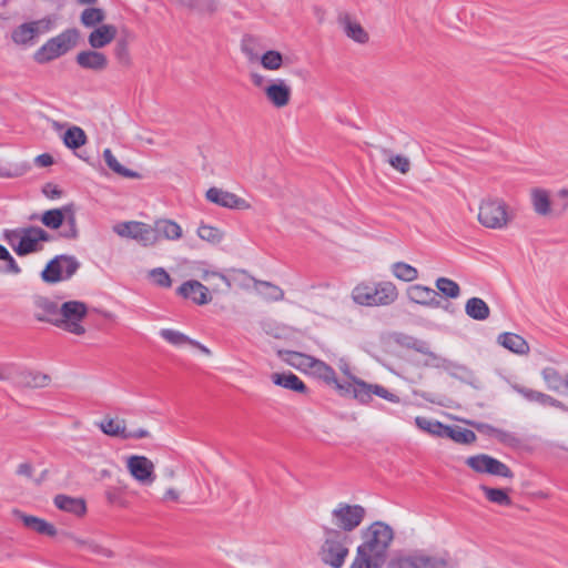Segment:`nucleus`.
I'll use <instances>...</instances> for the list:
<instances>
[{"label": "nucleus", "instance_id": "f257e3e1", "mask_svg": "<svg viewBox=\"0 0 568 568\" xmlns=\"http://www.w3.org/2000/svg\"><path fill=\"white\" fill-rule=\"evenodd\" d=\"M362 537L364 541L357 547L349 568H382L394 538L393 529L382 521H376L363 531Z\"/></svg>", "mask_w": 568, "mask_h": 568}, {"label": "nucleus", "instance_id": "f03ea898", "mask_svg": "<svg viewBox=\"0 0 568 568\" xmlns=\"http://www.w3.org/2000/svg\"><path fill=\"white\" fill-rule=\"evenodd\" d=\"M352 297L356 304L364 306H385L394 303L398 291L392 282L361 283L355 286Z\"/></svg>", "mask_w": 568, "mask_h": 568}, {"label": "nucleus", "instance_id": "7ed1b4c3", "mask_svg": "<svg viewBox=\"0 0 568 568\" xmlns=\"http://www.w3.org/2000/svg\"><path fill=\"white\" fill-rule=\"evenodd\" d=\"M455 562L448 551L436 555L427 554L423 549L394 557L388 568H455Z\"/></svg>", "mask_w": 568, "mask_h": 568}, {"label": "nucleus", "instance_id": "20e7f679", "mask_svg": "<svg viewBox=\"0 0 568 568\" xmlns=\"http://www.w3.org/2000/svg\"><path fill=\"white\" fill-rule=\"evenodd\" d=\"M324 542L320 550L322 561L333 568H341L348 556V537L343 531L324 526Z\"/></svg>", "mask_w": 568, "mask_h": 568}, {"label": "nucleus", "instance_id": "39448f33", "mask_svg": "<svg viewBox=\"0 0 568 568\" xmlns=\"http://www.w3.org/2000/svg\"><path fill=\"white\" fill-rule=\"evenodd\" d=\"M80 38L78 29H67L57 37L49 39L34 53V61L43 64L48 63L70 51L77 45Z\"/></svg>", "mask_w": 568, "mask_h": 568}, {"label": "nucleus", "instance_id": "423d86ee", "mask_svg": "<svg viewBox=\"0 0 568 568\" xmlns=\"http://www.w3.org/2000/svg\"><path fill=\"white\" fill-rule=\"evenodd\" d=\"M40 220L44 226L51 230H58L65 222V227L59 233L63 239L75 240L79 236L73 203L65 204L60 209L44 211Z\"/></svg>", "mask_w": 568, "mask_h": 568}, {"label": "nucleus", "instance_id": "0eeeda50", "mask_svg": "<svg viewBox=\"0 0 568 568\" xmlns=\"http://www.w3.org/2000/svg\"><path fill=\"white\" fill-rule=\"evenodd\" d=\"M88 314V306L80 301L64 302L60 306L58 327L65 329L74 335H83L85 328L82 326L81 321Z\"/></svg>", "mask_w": 568, "mask_h": 568}, {"label": "nucleus", "instance_id": "6e6552de", "mask_svg": "<svg viewBox=\"0 0 568 568\" xmlns=\"http://www.w3.org/2000/svg\"><path fill=\"white\" fill-rule=\"evenodd\" d=\"M80 267V263L71 255H57L48 262L41 272V278L45 283H58L70 278Z\"/></svg>", "mask_w": 568, "mask_h": 568}, {"label": "nucleus", "instance_id": "1a4fd4ad", "mask_svg": "<svg viewBox=\"0 0 568 568\" xmlns=\"http://www.w3.org/2000/svg\"><path fill=\"white\" fill-rule=\"evenodd\" d=\"M478 221L488 229H503L509 217L506 203L499 199L484 200L479 206Z\"/></svg>", "mask_w": 568, "mask_h": 568}, {"label": "nucleus", "instance_id": "9d476101", "mask_svg": "<svg viewBox=\"0 0 568 568\" xmlns=\"http://www.w3.org/2000/svg\"><path fill=\"white\" fill-rule=\"evenodd\" d=\"M365 513L364 507L359 505L341 503L332 511V518L334 524L339 528L338 530L345 534L347 531H353L362 524Z\"/></svg>", "mask_w": 568, "mask_h": 568}, {"label": "nucleus", "instance_id": "9b49d317", "mask_svg": "<svg viewBox=\"0 0 568 568\" xmlns=\"http://www.w3.org/2000/svg\"><path fill=\"white\" fill-rule=\"evenodd\" d=\"M113 231L121 237L133 239L143 246H151L158 242L153 227L143 222L130 221L116 224Z\"/></svg>", "mask_w": 568, "mask_h": 568}, {"label": "nucleus", "instance_id": "f8f14e48", "mask_svg": "<svg viewBox=\"0 0 568 568\" xmlns=\"http://www.w3.org/2000/svg\"><path fill=\"white\" fill-rule=\"evenodd\" d=\"M466 465L470 467L474 471L479 474H488L493 476L504 477V478H513V470L503 462L497 458L491 457L487 454H478L474 456H469L465 460Z\"/></svg>", "mask_w": 568, "mask_h": 568}, {"label": "nucleus", "instance_id": "ddd939ff", "mask_svg": "<svg viewBox=\"0 0 568 568\" xmlns=\"http://www.w3.org/2000/svg\"><path fill=\"white\" fill-rule=\"evenodd\" d=\"M50 240L51 235L39 226L22 227V235L14 247V252L19 256L39 252L42 248L40 242H49Z\"/></svg>", "mask_w": 568, "mask_h": 568}, {"label": "nucleus", "instance_id": "4468645a", "mask_svg": "<svg viewBox=\"0 0 568 568\" xmlns=\"http://www.w3.org/2000/svg\"><path fill=\"white\" fill-rule=\"evenodd\" d=\"M100 429L108 436L121 439H141L150 437V433L144 428L129 430L124 419L105 417L100 424Z\"/></svg>", "mask_w": 568, "mask_h": 568}, {"label": "nucleus", "instance_id": "2eb2a0df", "mask_svg": "<svg viewBox=\"0 0 568 568\" xmlns=\"http://www.w3.org/2000/svg\"><path fill=\"white\" fill-rule=\"evenodd\" d=\"M205 197L207 201L226 209L248 210L251 207V204L244 199L215 186L206 191Z\"/></svg>", "mask_w": 568, "mask_h": 568}, {"label": "nucleus", "instance_id": "dca6fc26", "mask_svg": "<svg viewBox=\"0 0 568 568\" xmlns=\"http://www.w3.org/2000/svg\"><path fill=\"white\" fill-rule=\"evenodd\" d=\"M130 474L142 484H151L155 479L153 463L145 456H131L128 459Z\"/></svg>", "mask_w": 568, "mask_h": 568}, {"label": "nucleus", "instance_id": "f3484780", "mask_svg": "<svg viewBox=\"0 0 568 568\" xmlns=\"http://www.w3.org/2000/svg\"><path fill=\"white\" fill-rule=\"evenodd\" d=\"M178 294L184 298H190L197 305H205L211 302L209 288L196 280L184 282L179 288Z\"/></svg>", "mask_w": 568, "mask_h": 568}, {"label": "nucleus", "instance_id": "a211bd4d", "mask_svg": "<svg viewBox=\"0 0 568 568\" xmlns=\"http://www.w3.org/2000/svg\"><path fill=\"white\" fill-rule=\"evenodd\" d=\"M296 357L301 359L300 364H305L306 368H310L316 377L324 381L326 384L332 385L336 383L334 368L325 362L310 355H296Z\"/></svg>", "mask_w": 568, "mask_h": 568}, {"label": "nucleus", "instance_id": "6ab92c4d", "mask_svg": "<svg viewBox=\"0 0 568 568\" xmlns=\"http://www.w3.org/2000/svg\"><path fill=\"white\" fill-rule=\"evenodd\" d=\"M406 293L408 300L415 304L430 307H438L440 305L438 293L428 286L414 284L408 286Z\"/></svg>", "mask_w": 568, "mask_h": 568}, {"label": "nucleus", "instance_id": "aec40b11", "mask_svg": "<svg viewBox=\"0 0 568 568\" xmlns=\"http://www.w3.org/2000/svg\"><path fill=\"white\" fill-rule=\"evenodd\" d=\"M34 318L39 322H47L54 326L58 324L60 306L48 297L38 296L34 300Z\"/></svg>", "mask_w": 568, "mask_h": 568}, {"label": "nucleus", "instance_id": "412c9836", "mask_svg": "<svg viewBox=\"0 0 568 568\" xmlns=\"http://www.w3.org/2000/svg\"><path fill=\"white\" fill-rule=\"evenodd\" d=\"M79 67L95 72L104 71L108 68V58L104 53L97 50L80 51L75 57Z\"/></svg>", "mask_w": 568, "mask_h": 568}, {"label": "nucleus", "instance_id": "4be33fe9", "mask_svg": "<svg viewBox=\"0 0 568 568\" xmlns=\"http://www.w3.org/2000/svg\"><path fill=\"white\" fill-rule=\"evenodd\" d=\"M513 388L528 402H536L541 406H551L565 412L568 410V407L562 402L548 394L521 385H514Z\"/></svg>", "mask_w": 568, "mask_h": 568}, {"label": "nucleus", "instance_id": "5701e85b", "mask_svg": "<svg viewBox=\"0 0 568 568\" xmlns=\"http://www.w3.org/2000/svg\"><path fill=\"white\" fill-rule=\"evenodd\" d=\"M50 20H40L22 23L12 31V40L17 44H28L39 33V26L43 24L44 31L50 29Z\"/></svg>", "mask_w": 568, "mask_h": 568}, {"label": "nucleus", "instance_id": "b1692460", "mask_svg": "<svg viewBox=\"0 0 568 568\" xmlns=\"http://www.w3.org/2000/svg\"><path fill=\"white\" fill-rule=\"evenodd\" d=\"M265 95L275 108H283L291 99V88L284 80L277 79L264 89Z\"/></svg>", "mask_w": 568, "mask_h": 568}, {"label": "nucleus", "instance_id": "393cba45", "mask_svg": "<svg viewBox=\"0 0 568 568\" xmlns=\"http://www.w3.org/2000/svg\"><path fill=\"white\" fill-rule=\"evenodd\" d=\"M116 32L114 26L101 24L89 34L88 42L92 49L104 48L115 39Z\"/></svg>", "mask_w": 568, "mask_h": 568}, {"label": "nucleus", "instance_id": "a878e982", "mask_svg": "<svg viewBox=\"0 0 568 568\" xmlns=\"http://www.w3.org/2000/svg\"><path fill=\"white\" fill-rule=\"evenodd\" d=\"M497 342L506 349L518 354L526 355L529 353V345L524 337L518 334L505 332L498 335Z\"/></svg>", "mask_w": 568, "mask_h": 568}, {"label": "nucleus", "instance_id": "bb28decb", "mask_svg": "<svg viewBox=\"0 0 568 568\" xmlns=\"http://www.w3.org/2000/svg\"><path fill=\"white\" fill-rule=\"evenodd\" d=\"M272 382L281 387H284L296 393L304 394L307 392V387L304 382L292 372L288 373H273L271 375Z\"/></svg>", "mask_w": 568, "mask_h": 568}, {"label": "nucleus", "instance_id": "cd10ccee", "mask_svg": "<svg viewBox=\"0 0 568 568\" xmlns=\"http://www.w3.org/2000/svg\"><path fill=\"white\" fill-rule=\"evenodd\" d=\"M338 22L343 27L345 34L355 42L364 44L368 41L369 37L365 29L359 23L352 21L347 13L341 14Z\"/></svg>", "mask_w": 568, "mask_h": 568}, {"label": "nucleus", "instance_id": "c85d7f7f", "mask_svg": "<svg viewBox=\"0 0 568 568\" xmlns=\"http://www.w3.org/2000/svg\"><path fill=\"white\" fill-rule=\"evenodd\" d=\"M153 230L158 235V240L163 237L170 241H176L182 237L181 226L172 220L161 219L154 222Z\"/></svg>", "mask_w": 568, "mask_h": 568}, {"label": "nucleus", "instance_id": "c756f323", "mask_svg": "<svg viewBox=\"0 0 568 568\" xmlns=\"http://www.w3.org/2000/svg\"><path fill=\"white\" fill-rule=\"evenodd\" d=\"M54 505L57 508L77 516L84 515L87 510L85 503L82 498H74L67 495H57L54 497Z\"/></svg>", "mask_w": 568, "mask_h": 568}, {"label": "nucleus", "instance_id": "7c9ffc66", "mask_svg": "<svg viewBox=\"0 0 568 568\" xmlns=\"http://www.w3.org/2000/svg\"><path fill=\"white\" fill-rule=\"evenodd\" d=\"M19 517L27 528H29L40 535L50 536V537H53L57 535V528L52 524L45 521L44 519H41L36 516H31V515H24V514H21Z\"/></svg>", "mask_w": 568, "mask_h": 568}, {"label": "nucleus", "instance_id": "2f4dec72", "mask_svg": "<svg viewBox=\"0 0 568 568\" xmlns=\"http://www.w3.org/2000/svg\"><path fill=\"white\" fill-rule=\"evenodd\" d=\"M18 385L30 388L45 387L50 383V376L39 372L23 371L18 374Z\"/></svg>", "mask_w": 568, "mask_h": 568}, {"label": "nucleus", "instance_id": "473e14b6", "mask_svg": "<svg viewBox=\"0 0 568 568\" xmlns=\"http://www.w3.org/2000/svg\"><path fill=\"white\" fill-rule=\"evenodd\" d=\"M466 314L476 321H485L490 315V310L487 303L479 297H471L465 305Z\"/></svg>", "mask_w": 568, "mask_h": 568}, {"label": "nucleus", "instance_id": "72a5a7b5", "mask_svg": "<svg viewBox=\"0 0 568 568\" xmlns=\"http://www.w3.org/2000/svg\"><path fill=\"white\" fill-rule=\"evenodd\" d=\"M444 438H450L457 444L469 445L476 442V434L467 428L460 426L446 425Z\"/></svg>", "mask_w": 568, "mask_h": 568}, {"label": "nucleus", "instance_id": "f704fd0d", "mask_svg": "<svg viewBox=\"0 0 568 568\" xmlns=\"http://www.w3.org/2000/svg\"><path fill=\"white\" fill-rule=\"evenodd\" d=\"M415 425L418 429L439 438H444L446 425L439 420L427 418L424 416L415 417Z\"/></svg>", "mask_w": 568, "mask_h": 568}, {"label": "nucleus", "instance_id": "c9c22d12", "mask_svg": "<svg viewBox=\"0 0 568 568\" xmlns=\"http://www.w3.org/2000/svg\"><path fill=\"white\" fill-rule=\"evenodd\" d=\"M103 159L109 166L110 170H112L115 174L126 178V179H140L141 175L132 171L130 169L124 168L114 156L112 151L110 149H105L103 152Z\"/></svg>", "mask_w": 568, "mask_h": 568}, {"label": "nucleus", "instance_id": "e433bc0d", "mask_svg": "<svg viewBox=\"0 0 568 568\" xmlns=\"http://www.w3.org/2000/svg\"><path fill=\"white\" fill-rule=\"evenodd\" d=\"M531 203L537 214L545 216L550 213V196L548 191L538 187L532 189Z\"/></svg>", "mask_w": 568, "mask_h": 568}, {"label": "nucleus", "instance_id": "4c0bfd02", "mask_svg": "<svg viewBox=\"0 0 568 568\" xmlns=\"http://www.w3.org/2000/svg\"><path fill=\"white\" fill-rule=\"evenodd\" d=\"M0 274H13L18 275L21 273V267L18 265L14 257L10 254L6 246L0 244Z\"/></svg>", "mask_w": 568, "mask_h": 568}, {"label": "nucleus", "instance_id": "58836bf2", "mask_svg": "<svg viewBox=\"0 0 568 568\" xmlns=\"http://www.w3.org/2000/svg\"><path fill=\"white\" fill-rule=\"evenodd\" d=\"M63 142L69 149L75 150L85 144L87 135L81 128L72 126L64 132Z\"/></svg>", "mask_w": 568, "mask_h": 568}, {"label": "nucleus", "instance_id": "ea45409f", "mask_svg": "<svg viewBox=\"0 0 568 568\" xmlns=\"http://www.w3.org/2000/svg\"><path fill=\"white\" fill-rule=\"evenodd\" d=\"M393 275L404 282H412L418 277V271L416 267L405 263L396 262L392 265Z\"/></svg>", "mask_w": 568, "mask_h": 568}, {"label": "nucleus", "instance_id": "a19ab883", "mask_svg": "<svg viewBox=\"0 0 568 568\" xmlns=\"http://www.w3.org/2000/svg\"><path fill=\"white\" fill-rule=\"evenodd\" d=\"M480 489L484 491L486 498L494 504L500 505V506H510L511 505V498L508 496V493L506 489L501 488H491L486 485H481Z\"/></svg>", "mask_w": 568, "mask_h": 568}, {"label": "nucleus", "instance_id": "79ce46f5", "mask_svg": "<svg viewBox=\"0 0 568 568\" xmlns=\"http://www.w3.org/2000/svg\"><path fill=\"white\" fill-rule=\"evenodd\" d=\"M105 19V13L100 8H87L82 11L80 20L84 27H95L102 23Z\"/></svg>", "mask_w": 568, "mask_h": 568}, {"label": "nucleus", "instance_id": "37998d69", "mask_svg": "<svg viewBox=\"0 0 568 568\" xmlns=\"http://www.w3.org/2000/svg\"><path fill=\"white\" fill-rule=\"evenodd\" d=\"M355 382V388L353 389V397L356 398L361 404H368L372 400V384L356 378L351 377Z\"/></svg>", "mask_w": 568, "mask_h": 568}, {"label": "nucleus", "instance_id": "c03bdc74", "mask_svg": "<svg viewBox=\"0 0 568 568\" xmlns=\"http://www.w3.org/2000/svg\"><path fill=\"white\" fill-rule=\"evenodd\" d=\"M541 375L550 390L558 392L562 386H565V378H562L559 372L554 367L544 368Z\"/></svg>", "mask_w": 568, "mask_h": 568}, {"label": "nucleus", "instance_id": "a18cd8bd", "mask_svg": "<svg viewBox=\"0 0 568 568\" xmlns=\"http://www.w3.org/2000/svg\"><path fill=\"white\" fill-rule=\"evenodd\" d=\"M437 290L449 298H457L460 295L459 285L447 277H439L436 280Z\"/></svg>", "mask_w": 568, "mask_h": 568}, {"label": "nucleus", "instance_id": "49530a36", "mask_svg": "<svg viewBox=\"0 0 568 568\" xmlns=\"http://www.w3.org/2000/svg\"><path fill=\"white\" fill-rule=\"evenodd\" d=\"M160 335L168 343L175 345V346L194 343V339L190 338L185 334H183L179 331L170 329V328L161 329Z\"/></svg>", "mask_w": 568, "mask_h": 568}, {"label": "nucleus", "instance_id": "de8ad7c7", "mask_svg": "<svg viewBox=\"0 0 568 568\" xmlns=\"http://www.w3.org/2000/svg\"><path fill=\"white\" fill-rule=\"evenodd\" d=\"M261 64L267 70H278L283 64V55L275 50H268L261 57Z\"/></svg>", "mask_w": 568, "mask_h": 568}, {"label": "nucleus", "instance_id": "09e8293b", "mask_svg": "<svg viewBox=\"0 0 568 568\" xmlns=\"http://www.w3.org/2000/svg\"><path fill=\"white\" fill-rule=\"evenodd\" d=\"M197 235L200 239L210 243H220L223 239V233L212 225L201 224L197 229Z\"/></svg>", "mask_w": 568, "mask_h": 568}, {"label": "nucleus", "instance_id": "8fccbe9b", "mask_svg": "<svg viewBox=\"0 0 568 568\" xmlns=\"http://www.w3.org/2000/svg\"><path fill=\"white\" fill-rule=\"evenodd\" d=\"M150 277L160 287H171L172 280L170 274L162 267H156L150 271Z\"/></svg>", "mask_w": 568, "mask_h": 568}, {"label": "nucleus", "instance_id": "3c124183", "mask_svg": "<svg viewBox=\"0 0 568 568\" xmlns=\"http://www.w3.org/2000/svg\"><path fill=\"white\" fill-rule=\"evenodd\" d=\"M395 342L402 346H405V347H408V348H413L417 352H424V345L425 343L417 339V338H414L409 335H405V334H397L396 337H395Z\"/></svg>", "mask_w": 568, "mask_h": 568}, {"label": "nucleus", "instance_id": "603ef678", "mask_svg": "<svg viewBox=\"0 0 568 568\" xmlns=\"http://www.w3.org/2000/svg\"><path fill=\"white\" fill-rule=\"evenodd\" d=\"M388 163L397 171L406 174L410 170V161L405 155H393L388 159Z\"/></svg>", "mask_w": 568, "mask_h": 568}, {"label": "nucleus", "instance_id": "864d4df0", "mask_svg": "<svg viewBox=\"0 0 568 568\" xmlns=\"http://www.w3.org/2000/svg\"><path fill=\"white\" fill-rule=\"evenodd\" d=\"M114 55L118 62L122 67H129L131 64V57L129 52V47L124 42L115 43L114 47Z\"/></svg>", "mask_w": 568, "mask_h": 568}, {"label": "nucleus", "instance_id": "5fc2aeb1", "mask_svg": "<svg viewBox=\"0 0 568 568\" xmlns=\"http://www.w3.org/2000/svg\"><path fill=\"white\" fill-rule=\"evenodd\" d=\"M495 438L499 443H501L506 446H509V447H516L519 445V442H520L519 438L515 434H513L508 430L499 429V428L496 432Z\"/></svg>", "mask_w": 568, "mask_h": 568}, {"label": "nucleus", "instance_id": "6e6d98bb", "mask_svg": "<svg viewBox=\"0 0 568 568\" xmlns=\"http://www.w3.org/2000/svg\"><path fill=\"white\" fill-rule=\"evenodd\" d=\"M373 394L390 403H399V397L396 394L390 393L387 388H385L382 385L372 384V395Z\"/></svg>", "mask_w": 568, "mask_h": 568}, {"label": "nucleus", "instance_id": "4d7b16f0", "mask_svg": "<svg viewBox=\"0 0 568 568\" xmlns=\"http://www.w3.org/2000/svg\"><path fill=\"white\" fill-rule=\"evenodd\" d=\"M84 550H87L91 554L98 555V556L105 557V558H111L113 556V552L110 549L99 545L94 540H88L87 547Z\"/></svg>", "mask_w": 568, "mask_h": 568}, {"label": "nucleus", "instance_id": "13d9d810", "mask_svg": "<svg viewBox=\"0 0 568 568\" xmlns=\"http://www.w3.org/2000/svg\"><path fill=\"white\" fill-rule=\"evenodd\" d=\"M105 498L111 505L124 506V499L122 497V491L119 488L111 487L105 490Z\"/></svg>", "mask_w": 568, "mask_h": 568}, {"label": "nucleus", "instance_id": "bf43d9fd", "mask_svg": "<svg viewBox=\"0 0 568 568\" xmlns=\"http://www.w3.org/2000/svg\"><path fill=\"white\" fill-rule=\"evenodd\" d=\"M22 235V227L14 229V230H6L3 232V239L8 242V244L12 247L14 251V247L17 246V243L20 241Z\"/></svg>", "mask_w": 568, "mask_h": 568}, {"label": "nucleus", "instance_id": "052dcab7", "mask_svg": "<svg viewBox=\"0 0 568 568\" xmlns=\"http://www.w3.org/2000/svg\"><path fill=\"white\" fill-rule=\"evenodd\" d=\"M42 193L49 199H59L63 194L62 190L59 189L58 185L53 183H47L42 187Z\"/></svg>", "mask_w": 568, "mask_h": 568}, {"label": "nucleus", "instance_id": "680f3d73", "mask_svg": "<svg viewBox=\"0 0 568 568\" xmlns=\"http://www.w3.org/2000/svg\"><path fill=\"white\" fill-rule=\"evenodd\" d=\"M471 425L480 434L489 436V437H494V438L496 436V432L498 430V428H496L489 424H486V423H473Z\"/></svg>", "mask_w": 568, "mask_h": 568}, {"label": "nucleus", "instance_id": "e2e57ef3", "mask_svg": "<svg viewBox=\"0 0 568 568\" xmlns=\"http://www.w3.org/2000/svg\"><path fill=\"white\" fill-rule=\"evenodd\" d=\"M332 385H335L336 389H338L342 395H352L353 396V389L355 388L354 381L339 383L336 379V383H333Z\"/></svg>", "mask_w": 568, "mask_h": 568}, {"label": "nucleus", "instance_id": "0e129e2a", "mask_svg": "<svg viewBox=\"0 0 568 568\" xmlns=\"http://www.w3.org/2000/svg\"><path fill=\"white\" fill-rule=\"evenodd\" d=\"M256 284L272 290L271 297L273 300H281L284 296V292L280 287L271 284L270 282L258 281Z\"/></svg>", "mask_w": 568, "mask_h": 568}, {"label": "nucleus", "instance_id": "69168bd1", "mask_svg": "<svg viewBox=\"0 0 568 568\" xmlns=\"http://www.w3.org/2000/svg\"><path fill=\"white\" fill-rule=\"evenodd\" d=\"M286 355H287V357H285V361L290 365H292L294 367H297V368H301L302 366L305 367V364H300L301 359L296 357V355H303L302 353L293 352V351H287Z\"/></svg>", "mask_w": 568, "mask_h": 568}, {"label": "nucleus", "instance_id": "338daca9", "mask_svg": "<svg viewBox=\"0 0 568 568\" xmlns=\"http://www.w3.org/2000/svg\"><path fill=\"white\" fill-rule=\"evenodd\" d=\"M32 471H33V468L30 463H22L17 468L18 475L26 476L29 478L32 476Z\"/></svg>", "mask_w": 568, "mask_h": 568}, {"label": "nucleus", "instance_id": "774afa93", "mask_svg": "<svg viewBox=\"0 0 568 568\" xmlns=\"http://www.w3.org/2000/svg\"><path fill=\"white\" fill-rule=\"evenodd\" d=\"M36 162L40 166H49L53 163V158L48 153H43L37 156Z\"/></svg>", "mask_w": 568, "mask_h": 568}]
</instances>
